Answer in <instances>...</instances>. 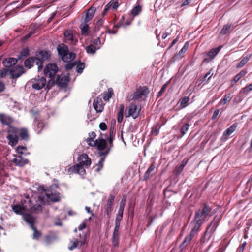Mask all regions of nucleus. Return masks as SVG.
Returning a JSON list of instances; mask_svg holds the SVG:
<instances>
[{
	"label": "nucleus",
	"instance_id": "nucleus-32",
	"mask_svg": "<svg viewBox=\"0 0 252 252\" xmlns=\"http://www.w3.org/2000/svg\"><path fill=\"white\" fill-rule=\"evenodd\" d=\"M221 48V46H219L216 48L212 49L209 51L207 55L210 58V59H213L218 54Z\"/></svg>",
	"mask_w": 252,
	"mask_h": 252
},
{
	"label": "nucleus",
	"instance_id": "nucleus-60",
	"mask_svg": "<svg viewBox=\"0 0 252 252\" xmlns=\"http://www.w3.org/2000/svg\"><path fill=\"white\" fill-rule=\"evenodd\" d=\"M120 221H117L115 220V228L114 230V233H119V228H120Z\"/></svg>",
	"mask_w": 252,
	"mask_h": 252
},
{
	"label": "nucleus",
	"instance_id": "nucleus-28",
	"mask_svg": "<svg viewBox=\"0 0 252 252\" xmlns=\"http://www.w3.org/2000/svg\"><path fill=\"white\" fill-rule=\"evenodd\" d=\"M56 238V235L54 232H50L44 237L45 243L47 245L50 244Z\"/></svg>",
	"mask_w": 252,
	"mask_h": 252
},
{
	"label": "nucleus",
	"instance_id": "nucleus-23",
	"mask_svg": "<svg viewBox=\"0 0 252 252\" xmlns=\"http://www.w3.org/2000/svg\"><path fill=\"white\" fill-rule=\"evenodd\" d=\"M29 203L30 204L29 207H28L29 210H28V211L34 212L35 213H39L42 212V207L41 204L36 203L34 205H32L30 200H29Z\"/></svg>",
	"mask_w": 252,
	"mask_h": 252
},
{
	"label": "nucleus",
	"instance_id": "nucleus-24",
	"mask_svg": "<svg viewBox=\"0 0 252 252\" xmlns=\"http://www.w3.org/2000/svg\"><path fill=\"white\" fill-rule=\"evenodd\" d=\"M96 135L94 132H92L89 133V137L86 139V141L88 143V144L91 147H94L96 145V142H97V139L94 140V139L95 138Z\"/></svg>",
	"mask_w": 252,
	"mask_h": 252
},
{
	"label": "nucleus",
	"instance_id": "nucleus-59",
	"mask_svg": "<svg viewBox=\"0 0 252 252\" xmlns=\"http://www.w3.org/2000/svg\"><path fill=\"white\" fill-rule=\"evenodd\" d=\"M167 85H168V83H166L164 85H162L160 90L158 93V97L160 96L162 94V93L164 92Z\"/></svg>",
	"mask_w": 252,
	"mask_h": 252
},
{
	"label": "nucleus",
	"instance_id": "nucleus-64",
	"mask_svg": "<svg viewBox=\"0 0 252 252\" xmlns=\"http://www.w3.org/2000/svg\"><path fill=\"white\" fill-rule=\"evenodd\" d=\"M107 125L105 123L102 122L99 124V128L102 130H105L107 129Z\"/></svg>",
	"mask_w": 252,
	"mask_h": 252
},
{
	"label": "nucleus",
	"instance_id": "nucleus-48",
	"mask_svg": "<svg viewBox=\"0 0 252 252\" xmlns=\"http://www.w3.org/2000/svg\"><path fill=\"white\" fill-rule=\"evenodd\" d=\"M231 27V24H226L224 25L222 29L221 30L220 33L222 34H227V33H228Z\"/></svg>",
	"mask_w": 252,
	"mask_h": 252
},
{
	"label": "nucleus",
	"instance_id": "nucleus-12",
	"mask_svg": "<svg viewBox=\"0 0 252 252\" xmlns=\"http://www.w3.org/2000/svg\"><path fill=\"white\" fill-rule=\"evenodd\" d=\"M140 108H138L137 106L131 104L128 109V113L126 114V117L131 116L134 119L137 118L139 115Z\"/></svg>",
	"mask_w": 252,
	"mask_h": 252
},
{
	"label": "nucleus",
	"instance_id": "nucleus-40",
	"mask_svg": "<svg viewBox=\"0 0 252 252\" xmlns=\"http://www.w3.org/2000/svg\"><path fill=\"white\" fill-rule=\"evenodd\" d=\"M252 90V82L249 85L246 86L245 87L242 88L240 93L242 95L247 94L251 91Z\"/></svg>",
	"mask_w": 252,
	"mask_h": 252
},
{
	"label": "nucleus",
	"instance_id": "nucleus-55",
	"mask_svg": "<svg viewBox=\"0 0 252 252\" xmlns=\"http://www.w3.org/2000/svg\"><path fill=\"white\" fill-rule=\"evenodd\" d=\"M125 205V199L122 200L120 203L118 213L123 214Z\"/></svg>",
	"mask_w": 252,
	"mask_h": 252
},
{
	"label": "nucleus",
	"instance_id": "nucleus-17",
	"mask_svg": "<svg viewBox=\"0 0 252 252\" xmlns=\"http://www.w3.org/2000/svg\"><path fill=\"white\" fill-rule=\"evenodd\" d=\"M11 208L13 211L19 215L24 214L26 210H29L27 205L22 206L19 204L12 205Z\"/></svg>",
	"mask_w": 252,
	"mask_h": 252
},
{
	"label": "nucleus",
	"instance_id": "nucleus-54",
	"mask_svg": "<svg viewBox=\"0 0 252 252\" xmlns=\"http://www.w3.org/2000/svg\"><path fill=\"white\" fill-rule=\"evenodd\" d=\"M45 126L44 123L42 120H39L37 121V127L38 129H40L39 131L37 132L38 134H39L41 132V130Z\"/></svg>",
	"mask_w": 252,
	"mask_h": 252
},
{
	"label": "nucleus",
	"instance_id": "nucleus-15",
	"mask_svg": "<svg viewBox=\"0 0 252 252\" xmlns=\"http://www.w3.org/2000/svg\"><path fill=\"white\" fill-rule=\"evenodd\" d=\"M115 199V195L113 194H110L107 201V203L104 206L105 212L107 214V217L109 218L110 217V213L112 211V205Z\"/></svg>",
	"mask_w": 252,
	"mask_h": 252
},
{
	"label": "nucleus",
	"instance_id": "nucleus-11",
	"mask_svg": "<svg viewBox=\"0 0 252 252\" xmlns=\"http://www.w3.org/2000/svg\"><path fill=\"white\" fill-rule=\"evenodd\" d=\"M58 54L61 57L62 60L64 62H66L68 55V47L64 44L59 45L57 48Z\"/></svg>",
	"mask_w": 252,
	"mask_h": 252
},
{
	"label": "nucleus",
	"instance_id": "nucleus-25",
	"mask_svg": "<svg viewBox=\"0 0 252 252\" xmlns=\"http://www.w3.org/2000/svg\"><path fill=\"white\" fill-rule=\"evenodd\" d=\"M189 47V44L188 42H186L182 48L180 50L178 54H176L174 57L173 59L175 60L181 59L184 56V54L187 51Z\"/></svg>",
	"mask_w": 252,
	"mask_h": 252
},
{
	"label": "nucleus",
	"instance_id": "nucleus-50",
	"mask_svg": "<svg viewBox=\"0 0 252 252\" xmlns=\"http://www.w3.org/2000/svg\"><path fill=\"white\" fill-rule=\"evenodd\" d=\"M189 126L190 125L188 123L185 124L182 126L180 129V132L183 135L186 134V131L189 129Z\"/></svg>",
	"mask_w": 252,
	"mask_h": 252
},
{
	"label": "nucleus",
	"instance_id": "nucleus-14",
	"mask_svg": "<svg viewBox=\"0 0 252 252\" xmlns=\"http://www.w3.org/2000/svg\"><path fill=\"white\" fill-rule=\"evenodd\" d=\"M0 122L2 125L9 126L13 123L14 120L10 115L5 113H0Z\"/></svg>",
	"mask_w": 252,
	"mask_h": 252
},
{
	"label": "nucleus",
	"instance_id": "nucleus-39",
	"mask_svg": "<svg viewBox=\"0 0 252 252\" xmlns=\"http://www.w3.org/2000/svg\"><path fill=\"white\" fill-rule=\"evenodd\" d=\"M119 233L113 232L112 243L114 247H118L119 246Z\"/></svg>",
	"mask_w": 252,
	"mask_h": 252
},
{
	"label": "nucleus",
	"instance_id": "nucleus-49",
	"mask_svg": "<svg viewBox=\"0 0 252 252\" xmlns=\"http://www.w3.org/2000/svg\"><path fill=\"white\" fill-rule=\"evenodd\" d=\"M113 94V90L112 88L108 89V92L104 93L103 95V99L105 100H109Z\"/></svg>",
	"mask_w": 252,
	"mask_h": 252
},
{
	"label": "nucleus",
	"instance_id": "nucleus-58",
	"mask_svg": "<svg viewBox=\"0 0 252 252\" xmlns=\"http://www.w3.org/2000/svg\"><path fill=\"white\" fill-rule=\"evenodd\" d=\"M212 75V74H211L210 71L208 72L204 75V77L202 78V81H208L211 77Z\"/></svg>",
	"mask_w": 252,
	"mask_h": 252
},
{
	"label": "nucleus",
	"instance_id": "nucleus-53",
	"mask_svg": "<svg viewBox=\"0 0 252 252\" xmlns=\"http://www.w3.org/2000/svg\"><path fill=\"white\" fill-rule=\"evenodd\" d=\"M231 99V94H227L224 95L223 99L221 100V103L224 105L228 102H229Z\"/></svg>",
	"mask_w": 252,
	"mask_h": 252
},
{
	"label": "nucleus",
	"instance_id": "nucleus-46",
	"mask_svg": "<svg viewBox=\"0 0 252 252\" xmlns=\"http://www.w3.org/2000/svg\"><path fill=\"white\" fill-rule=\"evenodd\" d=\"M29 55V50L28 48H25L23 49L20 53L18 58L20 59L22 57H26Z\"/></svg>",
	"mask_w": 252,
	"mask_h": 252
},
{
	"label": "nucleus",
	"instance_id": "nucleus-31",
	"mask_svg": "<svg viewBox=\"0 0 252 252\" xmlns=\"http://www.w3.org/2000/svg\"><path fill=\"white\" fill-rule=\"evenodd\" d=\"M193 237L194 236L191 235L190 234H189L188 235L186 236L183 242L181 244L180 247L182 249L186 248L188 245L190 244Z\"/></svg>",
	"mask_w": 252,
	"mask_h": 252
},
{
	"label": "nucleus",
	"instance_id": "nucleus-7",
	"mask_svg": "<svg viewBox=\"0 0 252 252\" xmlns=\"http://www.w3.org/2000/svg\"><path fill=\"white\" fill-rule=\"evenodd\" d=\"M45 195L47 198L51 201L55 202L60 200V193L50 188L47 189H43Z\"/></svg>",
	"mask_w": 252,
	"mask_h": 252
},
{
	"label": "nucleus",
	"instance_id": "nucleus-52",
	"mask_svg": "<svg viewBox=\"0 0 252 252\" xmlns=\"http://www.w3.org/2000/svg\"><path fill=\"white\" fill-rule=\"evenodd\" d=\"M85 68V63H80L79 64H77L76 66V71L78 73L81 74L82 72L83 69Z\"/></svg>",
	"mask_w": 252,
	"mask_h": 252
},
{
	"label": "nucleus",
	"instance_id": "nucleus-26",
	"mask_svg": "<svg viewBox=\"0 0 252 252\" xmlns=\"http://www.w3.org/2000/svg\"><path fill=\"white\" fill-rule=\"evenodd\" d=\"M93 106L97 112H101L103 110V106L102 104V100L98 98L94 99Z\"/></svg>",
	"mask_w": 252,
	"mask_h": 252
},
{
	"label": "nucleus",
	"instance_id": "nucleus-16",
	"mask_svg": "<svg viewBox=\"0 0 252 252\" xmlns=\"http://www.w3.org/2000/svg\"><path fill=\"white\" fill-rule=\"evenodd\" d=\"M69 81L68 76L64 75H57V77L56 79V84L61 87L65 86Z\"/></svg>",
	"mask_w": 252,
	"mask_h": 252
},
{
	"label": "nucleus",
	"instance_id": "nucleus-51",
	"mask_svg": "<svg viewBox=\"0 0 252 252\" xmlns=\"http://www.w3.org/2000/svg\"><path fill=\"white\" fill-rule=\"evenodd\" d=\"M189 99V97L185 96L181 100L180 105L182 108H185L187 106Z\"/></svg>",
	"mask_w": 252,
	"mask_h": 252
},
{
	"label": "nucleus",
	"instance_id": "nucleus-37",
	"mask_svg": "<svg viewBox=\"0 0 252 252\" xmlns=\"http://www.w3.org/2000/svg\"><path fill=\"white\" fill-rule=\"evenodd\" d=\"M80 28L81 30L82 34L84 36H87L88 34V30H89V25L87 24V23L83 22L82 23Z\"/></svg>",
	"mask_w": 252,
	"mask_h": 252
},
{
	"label": "nucleus",
	"instance_id": "nucleus-30",
	"mask_svg": "<svg viewBox=\"0 0 252 252\" xmlns=\"http://www.w3.org/2000/svg\"><path fill=\"white\" fill-rule=\"evenodd\" d=\"M18 135L22 140H28L29 139L28 130L25 128H22L19 129Z\"/></svg>",
	"mask_w": 252,
	"mask_h": 252
},
{
	"label": "nucleus",
	"instance_id": "nucleus-21",
	"mask_svg": "<svg viewBox=\"0 0 252 252\" xmlns=\"http://www.w3.org/2000/svg\"><path fill=\"white\" fill-rule=\"evenodd\" d=\"M118 6L119 3L117 1L111 0L106 5L102 14L104 15L107 13L109 10L111 9L115 10L118 7Z\"/></svg>",
	"mask_w": 252,
	"mask_h": 252
},
{
	"label": "nucleus",
	"instance_id": "nucleus-13",
	"mask_svg": "<svg viewBox=\"0 0 252 252\" xmlns=\"http://www.w3.org/2000/svg\"><path fill=\"white\" fill-rule=\"evenodd\" d=\"M150 91L147 87H140L133 94V99H138L147 95Z\"/></svg>",
	"mask_w": 252,
	"mask_h": 252
},
{
	"label": "nucleus",
	"instance_id": "nucleus-4",
	"mask_svg": "<svg viewBox=\"0 0 252 252\" xmlns=\"http://www.w3.org/2000/svg\"><path fill=\"white\" fill-rule=\"evenodd\" d=\"M35 63L38 65V71L42 69L43 67L42 62L39 58L35 57H31L27 59L24 62V65L27 68L30 69Z\"/></svg>",
	"mask_w": 252,
	"mask_h": 252
},
{
	"label": "nucleus",
	"instance_id": "nucleus-27",
	"mask_svg": "<svg viewBox=\"0 0 252 252\" xmlns=\"http://www.w3.org/2000/svg\"><path fill=\"white\" fill-rule=\"evenodd\" d=\"M95 12V9L93 7L90 8L86 13L84 22L88 23L94 17Z\"/></svg>",
	"mask_w": 252,
	"mask_h": 252
},
{
	"label": "nucleus",
	"instance_id": "nucleus-2",
	"mask_svg": "<svg viewBox=\"0 0 252 252\" xmlns=\"http://www.w3.org/2000/svg\"><path fill=\"white\" fill-rule=\"evenodd\" d=\"M211 208L206 204H204L200 208L196 210L193 220L203 223L207 219L209 218L211 214Z\"/></svg>",
	"mask_w": 252,
	"mask_h": 252
},
{
	"label": "nucleus",
	"instance_id": "nucleus-6",
	"mask_svg": "<svg viewBox=\"0 0 252 252\" xmlns=\"http://www.w3.org/2000/svg\"><path fill=\"white\" fill-rule=\"evenodd\" d=\"M95 146L97 147L98 153L100 156L106 157L108 154L105 153L108 147L106 139H98Z\"/></svg>",
	"mask_w": 252,
	"mask_h": 252
},
{
	"label": "nucleus",
	"instance_id": "nucleus-34",
	"mask_svg": "<svg viewBox=\"0 0 252 252\" xmlns=\"http://www.w3.org/2000/svg\"><path fill=\"white\" fill-rule=\"evenodd\" d=\"M7 139L8 140V144L12 146L16 145L18 141V136H13L12 135H7Z\"/></svg>",
	"mask_w": 252,
	"mask_h": 252
},
{
	"label": "nucleus",
	"instance_id": "nucleus-35",
	"mask_svg": "<svg viewBox=\"0 0 252 252\" xmlns=\"http://www.w3.org/2000/svg\"><path fill=\"white\" fill-rule=\"evenodd\" d=\"M155 166L154 163L152 164L149 168L147 169L144 175V180H147L149 179L151 176V172L155 169Z\"/></svg>",
	"mask_w": 252,
	"mask_h": 252
},
{
	"label": "nucleus",
	"instance_id": "nucleus-63",
	"mask_svg": "<svg viewBox=\"0 0 252 252\" xmlns=\"http://www.w3.org/2000/svg\"><path fill=\"white\" fill-rule=\"evenodd\" d=\"M93 43L98 47H99V45L100 44V39L99 37H97L96 39H95L93 40Z\"/></svg>",
	"mask_w": 252,
	"mask_h": 252
},
{
	"label": "nucleus",
	"instance_id": "nucleus-8",
	"mask_svg": "<svg viewBox=\"0 0 252 252\" xmlns=\"http://www.w3.org/2000/svg\"><path fill=\"white\" fill-rule=\"evenodd\" d=\"M32 87L36 90H39L45 87L46 80L44 77L38 76L37 78L31 80Z\"/></svg>",
	"mask_w": 252,
	"mask_h": 252
},
{
	"label": "nucleus",
	"instance_id": "nucleus-29",
	"mask_svg": "<svg viewBox=\"0 0 252 252\" xmlns=\"http://www.w3.org/2000/svg\"><path fill=\"white\" fill-rule=\"evenodd\" d=\"M39 58L43 63V61L47 60L50 57V53L47 51H41L39 52L38 54H37Z\"/></svg>",
	"mask_w": 252,
	"mask_h": 252
},
{
	"label": "nucleus",
	"instance_id": "nucleus-45",
	"mask_svg": "<svg viewBox=\"0 0 252 252\" xmlns=\"http://www.w3.org/2000/svg\"><path fill=\"white\" fill-rule=\"evenodd\" d=\"M250 58L248 56L244 57L240 63L237 65V68H241L243 67L246 63L249 61Z\"/></svg>",
	"mask_w": 252,
	"mask_h": 252
},
{
	"label": "nucleus",
	"instance_id": "nucleus-62",
	"mask_svg": "<svg viewBox=\"0 0 252 252\" xmlns=\"http://www.w3.org/2000/svg\"><path fill=\"white\" fill-rule=\"evenodd\" d=\"M109 136L108 137H114L115 136V131L113 127H111L109 130Z\"/></svg>",
	"mask_w": 252,
	"mask_h": 252
},
{
	"label": "nucleus",
	"instance_id": "nucleus-10",
	"mask_svg": "<svg viewBox=\"0 0 252 252\" xmlns=\"http://www.w3.org/2000/svg\"><path fill=\"white\" fill-rule=\"evenodd\" d=\"M23 66H16L9 70V73L12 78H17L25 72Z\"/></svg>",
	"mask_w": 252,
	"mask_h": 252
},
{
	"label": "nucleus",
	"instance_id": "nucleus-33",
	"mask_svg": "<svg viewBox=\"0 0 252 252\" xmlns=\"http://www.w3.org/2000/svg\"><path fill=\"white\" fill-rule=\"evenodd\" d=\"M247 73L246 70H241L238 74H237L234 78L233 80L231 82V86H233L234 85L233 82L236 83L238 82L242 77L244 76Z\"/></svg>",
	"mask_w": 252,
	"mask_h": 252
},
{
	"label": "nucleus",
	"instance_id": "nucleus-18",
	"mask_svg": "<svg viewBox=\"0 0 252 252\" xmlns=\"http://www.w3.org/2000/svg\"><path fill=\"white\" fill-rule=\"evenodd\" d=\"M202 224L203 223L192 220L190 223L191 230L189 234L194 236L199 231L200 228Z\"/></svg>",
	"mask_w": 252,
	"mask_h": 252
},
{
	"label": "nucleus",
	"instance_id": "nucleus-56",
	"mask_svg": "<svg viewBox=\"0 0 252 252\" xmlns=\"http://www.w3.org/2000/svg\"><path fill=\"white\" fill-rule=\"evenodd\" d=\"M9 72V70H8L7 69L4 68L0 70V78H3L5 77L7 73Z\"/></svg>",
	"mask_w": 252,
	"mask_h": 252
},
{
	"label": "nucleus",
	"instance_id": "nucleus-41",
	"mask_svg": "<svg viewBox=\"0 0 252 252\" xmlns=\"http://www.w3.org/2000/svg\"><path fill=\"white\" fill-rule=\"evenodd\" d=\"M99 48V47H96L93 44H91L86 47V52L88 54H94L96 50Z\"/></svg>",
	"mask_w": 252,
	"mask_h": 252
},
{
	"label": "nucleus",
	"instance_id": "nucleus-19",
	"mask_svg": "<svg viewBox=\"0 0 252 252\" xmlns=\"http://www.w3.org/2000/svg\"><path fill=\"white\" fill-rule=\"evenodd\" d=\"M237 127V124L234 123L229 128L225 130L223 133V135L221 138L222 140L224 141L227 140L228 137L236 130Z\"/></svg>",
	"mask_w": 252,
	"mask_h": 252
},
{
	"label": "nucleus",
	"instance_id": "nucleus-20",
	"mask_svg": "<svg viewBox=\"0 0 252 252\" xmlns=\"http://www.w3.org/2000/svg\"><path fill=\"white\" fill-rule=\"evenodd\" d=\"M13 162L16 166L22 167L27 164L29 160L27 159L22 158L20 156H16L13 159Z\"/></svg>",
	"mask_w": 252,
	"mask_h": 252
},
{
	"label": "nucleus",
	"instance_id": "nucleus-38",
	"mask_svg": "<svg viewBox=\"0 0 252 252\" xmlns=\"http://www.w3.org/2000/svg\"><path fill=\"white\" fill-rule=\"evenodd\" d=\"M24 220L31 225L32 228H34V219L30 215H25L24 216Z\"/></svg>",
	"mask_w": 252,
	"mask_h": 252
},
{
	"label": "nucleus",
	"instance_id": "nucleus-36",
	"mask_svg": "<svg viewBox=\"0 0 252 252\" xmlns=\"http://www.w3.org/2000/svg\"><path fill=\"white\" fill-rule=\"evenodd\" d=\"M19 130L18 128L11 126H8L7 130V135H12L13 136H18Z\"/></svg>",
	"mask_w": 252,
	"mask_h": 252
},
{
	"label": "nucleus",
	"instance_id": "nucleus-1",
	"mask_svg": "<svg viewBox=\"0 0 252 252\" xmlns=\"http://www.w3.org/2000/svg\"><path fill=\"white\" fill-rule=\"evenodd\" d=\"M79 163L70 167L68 172L70 174L77 173L80 175H84L86 174L85 167H89L91 163V160L87 154L83 153L80 155L78 158Z\"/></svg>",
	"mask_w": 252,
	"mask_h": 252
},
{
	"label": "nucleus",
	"instance_id": "nucleus-5",
	"mask_svg": "<svg viewBox=\"0 0 252 252\" xmlns=\"http://www.w3.org/2000/svg\"><path fill=\"white\" fill-rule=\"evenodd\" d=\"M79 236V239L77 238L74 239L73 241H70L68 247V249L70 250H73L75 248H79L86 244L87 239L86 235H83L81 236V234H80Z\"/></svg>",
	"mask_w": 252,
	"mask_h": 252
},
{
	"label": "nucleus",
	"instance_id": "nucleus-3",
	"mask_svg": "<svg viewBox=\"0 0 252 252\" xmlns=\"http://www.w3.org/2000/svg\"><path fill=\"white\" fill-rule=\"evenodd\" d=\"M219 225V220H216V217L211 222L210 225L207 227L206 231L203 233L202 242L203 243L208 241L211 238L212 234L215 232L216 229Z\"/></svg>",
	"mask_w": 252,
	"mask_h": 252
},
{
	"label": "nucleus",
	"instance_id": "nucleus-43",
	"mask_svg": "<svg viewBox=\"0 0 252 252\" xmlns=\"http://www.w3.org/2000/svg\"><path fill=\"white\" fill-rule=\"evenodd\" d=\"M142 11V6L138 5L133 7L131 10V13L133 16H137L139 15Z\"/></svg>",
	"mask_w": 252,
	"mask_h": 252
},
{
	"label": "nucleus",
	"instance_id": "nucleus-9",
	"mask_svg": "<svg viewBox=\"0 0 252 252\" xmlns=\"http://www.w3.org/2000/svg\"><path fill=\"white\" fill-rule=\"evenodd\" d=\"M58 70V67L55 63H50L46 65L44 72L46 77H55V75Z\"/></svg>",
	"mask_w": 252,
	"mask_h": 252
},
{
	"label": "nucleus",
	"instance_id": "nucleus-42",
	"mask_svg": "<svg viewBox=\"0 0 252 252\" xmlns=\"http://www.w3.org/2000/svg\"><path fill=\"white\" fill-rule=\"evenodd\" d=\"M106 140L108 142V144H107V150L106 151V154H109L111 148L113 147V140L114 139V137H107L106 138Z\"/></svg>",
	"mask_w": 252,
	"mask_h": 252
},
{
	"label": "nucleus",
	"instance_id": "nucleus-61",
	"mask_svg": "<svg viewBox=\"0 0 252 252\" xmlns=\"http://www.w3.org/2000/svg\"><path fill=\"white\" fill-rule=\"evenodd\" d=\"M161 128V125L159 124H157L155 127V129L154 130V133L156 135H157L159 133V129Z\"/></svg>",
	"mask_w": 252,
	"mask_h": 252
},
{
	"label": "nucleus",
	"instance_id": "nucleus-44",
	"mask_svg": "<svg viewBox=\"0 0 252 252\" xmlns=\"http://www.w3.org/2000/svg\"><path fill=\"white\" fill-rule=\"evenodd\" d=\"M50 79L48 83H46L45 86V89L49 90L55 84L56 82L55 77H49Z\"/></svg>",
	"mask_w": 252,
	"mask_h": 252
},
{
	"label": "nucleus",
	"instance_id": "nucleus-47",
	"mask_svg": "<svg viewBox=\"0 0 252 252\" xmlns=\"http://www.w3.org/2000/svg\"><path fill=\"white\" fill-rule=\"evenodd\" d=\"M102 158H100V160L98 162V163L96 164L97 168L96 169V171H99L103 167V163L105 160V158L106 157L101 156Z\"/></svg>",
	"mask_w": 252,
	"mask_h": 252
},
{
	"label": "nucleus",
	"instance_id": "nucleus-22",
	"mask_svg": "<svg viewBox=\"0 0 252 252\" xmlns=\"http://www.w3.org/2000/svg\"><path fill=\"white\" fill-rule=\"evenodd\" d=\"M18 60L14 58H8L3 61V64L5 68H9L15 65L17 63Z\"/></svg>",
	"mask_w": 252,
	"mask_h": 252
},
{
	"label": "nucleus",
	"instance_id": "nucleus-57",
	"mask_svg": "<svg viewBox=\"0 0 252 252\" xmlns=\"http://www.w3.org/2000/svg\"><path fill=\"white\" fill-rule=\"evenodd\" d=\"M32 229L34 230L33 238L35 239H38L39 238L41 235V233L38 231L34 227V228Z\"/></svg>",
	"mask_w": 252,
	"mask_h": 252
}]
</instances>
